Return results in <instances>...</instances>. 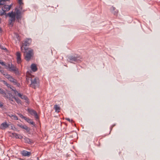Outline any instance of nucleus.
Masks as SVG:
<instances>
[{
  "mask_svg": "<svg viewBox=\"0 0 160 160\" xmlns=\"http://www.w3.org/2000/svg\"><path fill=\"white\" fill-rule=\"evenodd\" d=\"M18 115H19V116L21 118L24 119V118H26V117L24 116L21 113H20L18 114Z\"/></svg>",
  "mask_w": 160,
  "mask_h": 160,
  "instance_id": "obj_29",
  "label": "nucleus"
},
{
  "mask_svg": "<svg viewBox=\"0 0 160 160\" xmlns=\"http://www.w3.org/2000/svg\"><path fill=\"white\" fill-rule=\"evenodd\" d=\"M2 10L3 11V12H2L0 14L1 16H2L4 15H6V13L5 12H6V11L3 10V9Z\"/></svg>",
  "mask_w": 160,
  "mask_h": 160,
  "instance_id": "obj_30",
  "label": "nucleus"
},
{
  "mask_svg": "<svg viewBox=\"0 0 160 160\" xmlns=\"http://www.w3.org/2000/svg\"><path fill=\"white\" fill-rule=\"evenodd\" d=\"M11 89H12V91H14V89H12V88Z\"/></svg>",
  "mask_w": 160,
  "mask_h": 160,
  "instance_id": "obj_51",
  "label": "nucleus"
},
{
  "mask_svg": "<svg viewBox=\"0 0 160 160\" xmlns=\"http://www.w3.org/2000/svg\"><path fill=\"white\" fill-rule=\"evenodd\" d=\"M28 112H29L30 114L34 116L36 120L39 119V117L38 116L37 113L36 111L30 108H28Z\"/></svg>",
  "mask_w": 160,
  "mask_h": 160,
  "instance_id": "obj_6",
  "label": "nucleus"
},
{
  "mask_svg": "<svg viewBox=\"0 0 160 160\" xmlns=\"http://www.w3.org/2000/svg\"><path fill=\"white\" fill-rule=\"evenodd\" d=\"M31 83L30 84V87L34 89H35L36 88L39 87V82L38 78H31Z\"/></svg>",
  "mask_w": 160,
  "mask_h": 160,
  "instance_id": "obj_3",
  "label": "nucleus"
},
{
  "mask_svg": "<svg viewBox=\"0 0 160 160\" xmlns=\"http://www.w3.org/2000/svg\"><path fill=\"white\" fill-rule=\"evenodd\" d=\"M0 94H1L3 97H4L5 98H6L8 96V92L7 93L4 90H3L2 91V92Z\"/></svg>",
  "mask_w": 160,
  "mask_h": 160,
  "instance_id": "obj_18",
  "label": "nucleus"
},
{
  "mask_svg": "<svg viewBox=\"0 0 160 160\" xmlns=\"http://www.w3.org/2000/svg\"><path fill=\"white\" fill-rule=\"evenodd\" d=\"M9 21H10V22H14V21H13L11 19H10L9 20Z\"/></svg>",
  "mask_w": 160,
  "mask_h": 160,
  "instance_id": "obj_44",
  "label": "nucleus"
},
{
  "mask_svg": "<svg viewBox=\"0 0 160 160\" xmlns=\"http://www.w3.org/2000/svg\"><path fill=\"white\" fill-rule=\"evenodd\" d=\"M0 72L2 73L4 76V74H5L7 72H4V71L3 70H0Z\"/></svg>",
  "mask_w": 160,
  "mask_h": 160,
  "instance_id": "obj_34",
  "label": "nucleus"
},
{
  "mask_svg": "<svg viewBox=\"0 0 160 160\" xmlns=\"http://www.w3.org/2000/svg\"><path fill=\"white\" fill-rule=\"evenodd\" d=\"M24 120H25L28 123L31 124L34 126H35V123L32 121L31 119H30L26 117V118H24Z\"/></svg>",
  "mask_w": 160,
  "mask_h": 160,
  "instance_id": "obj_16",
  "label": "nucleus"
},
{
  "mask_svg": "<svg viewBox=\"0 0 160 160\" xmlns=\"http://www.w3.org/2000/svg\"><path fill=\"white\" fill-rule=\"evenodd\" d=\"M54 108L56 112H60V108L58 105H54Z\"/></svg>",
  "mask_w": 160,
  "mask_h": 160,
  "instance_id": "obj_22",
  "label": "nucleus"
},
{
  "mask_svg": "<svg viewBox=\"0 0 160 160\" xmlns=\"http://www.w3.org/2000/svg\"><path fill=\"white\" fill-rule=\"evenodd\" d=\"M1 18H0V23H1Z\"/></svg>",
  "mask_w": 160,
  "mask_h": 160,
  "instance_id": "obj_50",
  "label": "nucleus"
},
{
  "mask_svg": "<svg viewBox=\"0 0 160 160\" xmlns=\"http://www.w3.org/2000/svg\"><path fill=\"white\" fill-rule=\"evenodd\" d=\"M31 39H28L25 40L24 42L22 43L23 46H25V47L28 46L31 42Z\"/></svg>",
  "mask_w": 160,
  "mask_h": 160,
  "instance_id": "obj_14",
  "label": "nucleus"
},
{
  "mask_svg": "<svg viewBox=\"0 0 160 160\" xmlns=\"http://www.w3.org/2000/svg\"><path fill=\"white\" fill-rule=\"evenodd\" d=\"M82 58L79 55H72L68 57V60L70 62L73 63L80 62Z\"/></svg>",
  "mask_w": 160,
  "mask_h": 160,
  "instance_id": "obj_2",
  "label": "nucleus"
},
{
  "mask_svg": "<svg viewBox=\"0 0 160 160\" xmlns=\"http://www.w3.org/2000/svg\"><path fill=\"white\" fill-rule=\"evenodd\" d=\"M22 5H20L18 8H15V12L17 14L16 21L19 23H21L22 18Z\"/></svg>",
  "mask_w": 160,
  "mask_h": 160,
  "instance_id": "obj_1",
  "label": "nucleus"
},
{
  "mask_svg": "<svg viewBox=\"0 0 160 160\" xmlns=\"http://www.w3.org/2000/svg\"><path fill=\"white\" fill-rule=\"evenodd\" d=\"M110 11L114 15L117 16L118 13V10L116 9L115 8L112 6L110 8Z\"/></svg>",
  "mask_w": 160,
  "mask_h": 160,
  "instance_id": "obj_11",
  "label": "nucleus"
},
{
  "mask_svg": "<svg viewBox=\"0 0 160 160\" xmlns=\"http://www.w3.org/2000/svg\"><path fill=\"white\" fill-rule=\"evenodd\" d=\"M1 82H2L5 85H6L7 84V83L4 80H2L1 81Z\"/></svg>",
  "mask_w": 160,
  "mask_h": 160,
  "instance_id": "obj_40",
  "label": "nucleus"
},
{
  "mask_svg": "<svg viewBox=\"0 0 160 160\" xmlns=\"http://www.w3.org/2000/svg\"><path fill=\"white\" fill-rule=\"evenodd\" d=\"M0 48L2 50H4L6 51H8L7 49L5 47H4L1 45H0Z\"/></svg>",
  "mask_w": 160,
  "mask_h": 160,
  "instance_id": "obj_27",
  "label": "nucleus"
},
{
  "mask_svg": "<svg viewBox=\"0 0 160 160\" xmlns=\"http://www.w3.org/2000/svg\"><path fill=\"white\" fill-rule=\"evenodd\" d=\"M2 2H3L4 3H5V2L6 1H10V0H1Z\"/></svg>",
  "mask_w": 160,
  "mask_h": 160,
  "instance_id": "obj_43",
  "label": "nucleus"
},
{
  "mask_svg": "<svg viewBox=\"0 0 160 160\" xmlns=\"http://www.w3.org/2000/svg\"><path fill=\"white\" fill-rule=\"evenodd\" d=\"M8 80L11 82L13 83L14 85H16L17 87H20V83L18 82L17 80L14 79L12 76Z\"/></svg>",
  "mask_w": 160,
  "mask_h": 160,
  "instance_id": "obj_8",
  "label": "nucleus"
},
{
  "mask_svg": "<svg viewBox=\"0 0 160 160\" xmlns=\"http://www.w3.org/2000/svg\"><path fill=\"white\" fill-rule=\"evenodd\" d=\"M1 82H2L5 85H6L7 84V83L4 80H2L1 81Z\"/></svg>",
  "mask_w": 160,
  "mask_h": 160,
  "instance_id": "obj_41",
  "label": "nucleus"
},
{
  "mask_svg": "<svg viewBox=\"0 0 160 160\" xmlns=\"http://www.w3.org/2000/svg\"><path fill=\"white\" fill-rule=\"evenodd\" d=\"M12 135L13 136H14L16 138H18L17 137H18L19 134L15 133H12Z\"/></svg>",
  "mask_w": 160,
  "mask_h": 160,
  "instance_id": "obj_28",
  "label": "nucleus"
},
{
  "mask_svg": "<svg viewBox=\"0 0 160 160\" xmlns=\"http://www.w3.org/2000/svg\"><path fill=\"white\" fill-rule=\"evenodd\" d=\"M21 154L23 156L29 157L31 154V153L26 150H23Z\"/></svg>",
  "mask_w": 160,
  "mask_h": 160,
  "instance_id": "obj_13",
  "label": "nucleus"
},
{
  "mask_svg": "<svg viewBox=\"0 0 160 160\" xmlns=\"http://www.w3.org/2000/svg\"><path fill=\"white\" fill-rule=\"evenodd\" d=\"M16 38L18 40H20V38L19 37V35L18 34H16Z\"/></svg>",
  "mask_w": 160,
  "mask_h": 160,
  "instance_id": "obj_37",
  "label": "nucleus"
},
{
  "mask_svg": "<svg viewBox=\"0 0 160 160\" xmlns=\"http://www.w3.org/2000/svg\"><path fill=\"white\" fill-rule=\"evenodd\" d=\"M25 11H26L25 10H24V9L23 10L22 9V13H23V12H25Z\"/></svg>",
  "mask_w": 160,
  "mask_h": 160,
  "instance_id": "obj_48",
  "label": "nucleus"
},
{
  "mask_svg": "<svg viewBox=\"0 0 160 160\" xmlns=\"http://www.w3.org/2000/svg\"><path fill=\"white\" fill-rule=\"evenodd\" d=\"M18 96L19 97L21 98V97H22V96H23L22 94L20 93H18Z\"/></svg>",
  "mask_w": 160,
  "mask_h": 160,
  "instance_id": "obj_42",
  "label": "nucleus"
},
{
  "mask_svg": "<svg viewBox=\"0 0 160 160\" xmlns=\"http://www.w3.org/2000/svg\"><path fill=\"white\" fill-rule=\"evenodd\" d=\"M24 140L25 142L26 143H27L28 144H30L33 142L32 140H31L30 139L27 137H25L24 138Z\"/></svg>",
  "mask_w": 160,
  "mask_h": 160,
  "instance_id": "obj_20",
  "label": "nucleus"
},
{
  "mask_svg": "<svg viewBox=\"0 0 160 160\" xmlns=\"http://www.w3.org/2000/svg\"><path fill=\"white\" fill-rule=\"evenodd\" d=\"M14 93L15 94L18 93V92L17 91H16L15 89H14Z\"/></svg>",
  "mask_w": 160,
  "mask_h": 160,
  "instance_id": "obj_46",
  "label": "nucleus"
},
{
  "mask_svg": "<svg viewBox=\"0 0 160 160\" xmlns=\"http://www.w3.org/2000/svg\"><path fill=\"white\" fill-rule=\"evenodd\" d=\"M31 70L34 72H36L37 70V67L35 64H32L31 66Z\"/></svg>",
  "mask_w": 160,
  "mask_h": 160,
  "instance_id": "obj_17",
  "label": "nucleus"
},
{
  "mask_svg": "<svg viewBox=\"0 0 160 160\" xmlns=\"http://www.w3.org/2000/svg\"><path fill=\"white\" fill-rule=\"evenodd\" d=\"M6 67V68H9L10 71H14L16 73H18V69L14 66L13 64H12V63L11 65H10V64L9 63L8 64V66Z\"/></svg>",
  "mask_w": 160,
  "mask_h": 160,
  "instance_id": "obj_5",
  "label": "nucleus"
},
{
  "mask_svg": "<svg viewBox=\"0 0 160 160\" xmlns=\"http://www.w3.org/2000/svg\"><path fill=\"white\" fill-rule=\"evenodd\" d=\"M8 126L9 125L6 122H5L1 124L0 127L2 129H5L8 128Z\"/></svg>",
  "mask_w": 160,
  "mask_h": 160,
  "instance_id": "obj_15",
  "label": "nucleus"
},
{
  "mask_svg": "<svg viewBox=\"0 0 160 160\" xmlns=\"http://www.w3.org/2000/svg\"><path fill=\"white\" fill-rule=\"evenodd\" d=\"M12 98H14L16 102L18 103H20L21 101V100L19 99L18 98H16L15 96H13V97H12Z\"/></svg>",
  "mask_w": 160,
  "mask_h": 160,
  "instance_id": "obj_23",
  "label": "nucleus"
},
{
  "mask_svg": "<svg viewBox=\"0 0 160 160\" xmlns=\"http://www.w3.org/2000/svg\"><path fill=\"white\" fill-rule=\"evenodd\" d=\"M10 116L12 118V119L14 120H18V117L16 115H11V116Z\"/></svg>",
  "mask_w": 160,
  "mask_h": 160,
  "instance_id": "obj_24",
  "label": "nucleus"
},
{
  "mask_svg": "<svg viewBox=\"0 0 160 160\" xmlns=\"http://www.w3.org/2000/svg\"><path fill=\"white\" fill-rule=\"evenodd\" d=\"M9 25L10 26L11 28H12L13 26V22H10L9 21Z\"/></svg>",
  "mask_w": 160,
  "mask_h": 160,
  "instance_id": "obj_32",
  "label": "nucleus"
},
{
  "mask_svg": "<svg viewBox=\"0 0 160 160\" xmlns=\"http://www.w3.org/2000/svg\"><path fill=\"white\" fill-rule=\"evenodd\" d=\"M6 86L8 88H10V89L12 88L10 84L7 83Z\"/></svg>",
  "mask_w": 160,
  "mask_h": 160,
  "instance_id": "obj_38",
  "label": "nucleus"
},
{
  "mask_svg": "<svg viewBox=\"0 0 160 160\" xmlns=\"http://www.w3.org/2000/svg\"><path fill=\"white\" fill-rule=\"evenodd\" d=\"M115 126V124H114L113 125H112V127L110 129H111V130L112 128L113 127H114V126Z\"/></svg>",
  "mask_w": 160,
  "mask_h": 160,
  "instance_id": "obj_45",
  "label": "nucleus"
},
{
  "mask_svg": "<svg viewBox=\"0 0 160 160\" xmlns=\"http://www.w3.org/2000/svg\"><path fill=\"white\" fill-rule=\"evenodd\" d=\"M3 90V89L2 88H0V94L2 92V91Z\"/></svg>",
  "mask_w": 160,
  "mask_h": 160,
  "instance_id": "obj_47",
  "label": "nucleus"
},
{
  "mask_svg": "<svg viewBox=\"0 0 160 160\" xmlns=\"http://www.w3.org/2000/svg\"><path fill=\"white\" fill-rule=\"evenodd\" d=\"M17 56V63L18 64L20 63L21 62V54L19 52H17L16 53Z\"/></svg>",
  "mask_w": 160,
  "mask_h": 160,
  "instance_id": "obj_10",
  "label": "nucleus"
},
{
  "mask_svg": "<svg viewBox=\"0 0 160 160\" xmlns=\"http://www.w3.org/2000/svg\"><path fill=\"white\" fill-rule=\"evenodd\" d=\"M0 64H1L2 66H7V65H6V64H5L4 62H2L0 60Z\"/></svg>",
  "mask_w": 160,
  "mask_h": 160,
  "instance_id": "obj_33",
  "label": "nucleus"
},
{
  "mask_svg": "<svg viewBox=\"0 0 160 160\" xmlns=\"http://www.w3.org/2000/svg\"><path fill=\"white\" fill-rule=\"evenodd\" d=\"M18 3L20 5H22L23 4V3L22 2V0H18Z\"/></svg>",
  "mask_w": 160,
  "mask_h": 160,
  "instance_id": "obj_35",
  "label": "nucleus"
},
{
  "mask_svg": "<svg viewBox=\"0 0 160 160\" xmlns=\"http://www.w3.org/2000/svg\"><path fill=\"white\" fill-rule=\"evenodd\" d=\"M13 96H14L12 95V93L9 92L8 96L6 98V99H8L11 101H13V100L12 99L13 98H12V97H13Z\"/></svg>",
  "mask_w": 160,
  "mask_h": 160,
  "instance_id": "obj_19",
  "label": "nucleus"
},
{
  "mask_svg": "<svg viewBox=\"0 0 160 160\" xmlns=\"http://www.w3.org/2000/svg\"><path fill=\"white\" fill-rule=\"evenodd\" d=\"M17 138H18L22 139L23 138V137L22 136V135L19 134L18 137H17Z\"/></svg>",
  "mask_w": 160,
  "mask_h": 160,
  "instance_id": "obj_39",
  "label": "nucleus"
},
{
  "mask_svg": "<svg viewBox=\"0 0 160 160\" xmlns=\"http://www.w3.org/2000/svg\"><path fill=\"white\" fill-rule=\"evenodd\" d=\"M17 125L21 128L25 130L27 132H29L30 129L26 125H23L22 124H18Z\"/></svg>",
  "mask_w": 160,
  "mask_h": 160,
  "instance_id": "obj_12",
  "label": "nucleus"
},
{
  "mask_svg": "<svg viewBox=\"0 0 160 160\" xmlns=\"http://www.w3.org/2000/svg\"><path fill=\"white\" fill-rule=\"evenodd\" d=\"M21 98L22 99H24L25 100L27 101H28V98L25 95H23Z\"/></svg>",
  "mask_w": 160,
  "mask_h": 160,
  "instance_id": "obj_26",
  "label": "nucleus"
},
{
  "mask_svg": "<svg viewBox=\"0 0 160 160\" xmlns=\"http://www.w3.org/2000/svg\"><path fill=\"white\" fill-rule=\"evenodd\" d=\"M8 15L11 18V19L15 22L17 17V14L15 12L12 11L10 12H9L8 13Z\"/></svg>",
  "mask_w": 160,
  "mask_h": 160,
  "instance_id": "obj_7",
  "label": "nucleus"
},
{
  "mask_svg": "<svg viewBox=\"0 0 160 160\" xmlns=\"http://www.w3.org/2000/svg\"><path fill=\"white\" fill-rule=\"evenodd\" d=\"M11 129L14 131H17V128L15 127H14L12 125L11 126Z\"/></svg>",
  "mask_w": 160,
  "mask_h": 160,
  "instance_id": "obj_36",
  "label": "nucleus"
},
{
  "mask_svg": "<svg viewBox=\"0 0 160 160\" xmlns=\"http://www.w3.org/2000/svg\"><path fill=\"white\" fill-rule=\"evenodd\" d=\"M4 76L6 78L9 80L10 78L12 77L10 75L8 74L7 73L5 74H4Z\"/></svg>",
  "mask_w": 160,
  "mask_h": 160,
  "instance_id": "obj_25",
  "label": "nucleus"
},
{
  "mask_svg": "<svg viewBox=\"0 0 160 160\" xmlns=\"http://www.w3.org/2000/svg\"><path fill=\"white\" fill-rule=\"evenodd\" d=\"M66 119L68 121L70 122H71V123H72L74 122V121H73L72 120H70L68 118H66Z\"/></svg>",
  "mask_w": 160,
  "mask_h": 160,
  "instance_id": "obj_31",
  "label": "nucleus"
},
{
  "mask_svg": "<svg viewBox=\"0 0 160 160\" xmlns=\"http://www.w3.org/2000/svg\"><path fill=\"white\" fill-rule=\"evenodd\" d=\"M12 5V4L9 5L6 4H4L2 8V9H3V10H4L6 11H8L10 10Z\"/></svg>",
  "mask_w": 160,
  "mask_h": 160,
  "instance_id": "obj_9",
  "label": "nucleus"
},
{
  "mask_svg": "<svg viewBox=\"0 0 160 160\" xmlns=\"http://www.w3.org/2000/svg\"><path fill=\"white\" fill-rule=\"evenodd\" d=\"M24 46H23V45L22 44V45L21 47V49L22 52L25 53L26 52V50L28 49V48L27 47H25Z\"/></svg>",
  "mask_w": 160,
  "mask_h": 160,
  "instance_id": "obj_21",
  "label": "nucleus"
},
{
  "mask_svg": "<svg viewBox=\"0 0 160 160\" xmlns=\"http://www.w3.org/2000/svg\"><path fill=\"white\" fill-rule=\"evenodd\" d=\"M33 50L32 49L29 50L28 52H26V55L25 56V59L27 61H29L33 57Z\"/></svg>",
  "mask_w": 160,
  "mask_h": 160,
  "instance_id": "obj_4",
  "label": "nucleus"
},
{
  "mask_svg": "<svg viewBox=\"0 0 160 160\" xmlns=\"http://www.w3.org/2000/svg\"><path fill=\"white\" fill-rule=\"evenodd\" d=\"M1 68V67L0 66V69Z\"/></svg>",
  "mask_w": 160,
  "mask_h": 160,
  "instance_id": "obj_52",
  "label": "nucleus"
},
{
  "mask_svg": "<svg viewBox=\"0 0 160 160\" xmlns=\"http://www.w3.org/2000/svg\"><path fill=\"white\" fill-rule=\"evenodd\" d=\"M2 32V30L1 28H0V32Z\"/></svg>",
  "mask_w": 160,
  "mask_h": 160,
  "instance_id": "obj_49",
  "label": "nucleus"
}]
</instances>
